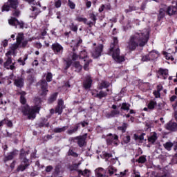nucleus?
<instances>
[{
  "mask_svg": "<svg viewBox=\"0 0 177 177\" xmlns=\"http://www.w3.org/2000/svg\"><path fill=\"white\" fill-rule=\"evenodd\" d=\"M149 29H144L132 35L127 42V49L135 50L138 46H145L149 41Z\"/></svg>",
  "mask_w": 177,
  "mask_h": 177,
  "instance_id": "f257e3e1",
  "label": "nucleus"
},
{
  "mask_svg": "<svg viewBox=\"0 0 177 177\" xmlns=\"http://www.w3.org/2000/svg\"><path fill=\"white\" fill-rule=\"evenodd\" d=\"M27 44H28V41L24 39V35L23 33H18L17 36V43L11 45L10 50L6 53L7 59L4 63V67L7 68V70H14L15 68V62L12 64V57H10L12 55H15V50L17 49L19 46L25 48V46H27Z\"/></svg>",
  "mask_w": 177,
  "mask_h": 177,
  "instance_id": "f03ea898",
  "label": "nucleus"
},
{
  "mask_svg": "<svg viewBox=\"0 0 177 177\" xmlns=\"http://www.w3.org/2000/svg\"><path fill=\"white\" fill-rule=\"evenodd\" d=\"M19 95H20V102L21 103L22 106V113H24V115H28V118L29 120H34L35 118V114L39 111V107L34 106L31 109L26 104V92L24 91H19Z\"/></svg>",
  "mask_w": 177,
  "mask_h": 177,
  "instance_id": "7ed1b4c3",
  "label": "nucleus"
},
{
  "mask_svg": "<svg viewBox=\"0 0 177 177\" xmlns=\"http://www.w3.org/2000/svg\"><path fill=\"white\" fill-rule=\"evenodd\" d=\"M117 44H118V39H117V37L113 38V44H111L109 55H111L114 59L115 62H117V63H121L125 60L124 57L120 55V48H118V46H117Z\"/></svg>",
  "mask_w": 177,
  "mask_h": 177,
  "instance_id": "20e7f679",
  "label": "nucleus"
},
{
  "mask_svg": "<svg viewBox=\"0 0 177 177\" xmlns=\"http://www.w3.org/2000/svg\"><path fill=\"white\" fill-rule=\"evenodd\" d=\"M72 59L73 61L78 60V59H81V60L84 62V70L86 71L89 70V68H88L89 63H92V59H89V57H88V53L85 50L80 52V56L74 53L72 56Z\"/></svg>",
  "mask_w": 177,
  "mask_h": 177,
  "instance_id": "39448f33",
  "label": "nucleus"
},
{
  "mask_svg": "<svg viewBox=\"0 0 177 177\" xmlns=\"http://www.w3.org/2000/svg\"><path fill=\"white\" fill-rule=\"evenodd\" d=\"M94 47L91 50V56L93 59H97L102 56V52H103V44H97L96 43L93 44Z\"/></svg>",
  "mask_w": 177,
  "mask_h": 177,
  "instance_id": "423d86ee",
  "label": "nucleus"
},
{
  "mask_svg": "<svg viewBox=\"0 0 177 177\" xmlns=\"http://www.w3.org/2000/svg\"><path fill=\"white\" fill-rule=\"evenodd\" d=\"M17 5H19L17 0H8V1L3 6L1 10L2 12H9L10 8L16 9V8H17Z\"/></svg>",
  "mask_w": 177,
  "mask_h": 177,
  "instance_id": "0eeeda50",
  "label": "nucleus"
},
{
  "mask_svg": "<svg viewBox=\"0 0 177 177\" xmlns=\"http://www.w3.org/2000/svg\"><path fill=\"white\" fill-rule=\"evenodd\" d=\"M106 143L107 145H114L115 146H118V145H120L118 136L112 133L108 134L106 136Z\"/></svg>",
  "mask_w": 177,
  "mask_h": 177,
  "instance_id": "6e6552de",
  "label": "nucleus"
},
{
  "mask_svg": "<svg viewBox=\"0 0 177 177\" xmlns=\"http://www.w3.org/2000/svg\"><path fill=\"white\" fill-rule=\"evenodd\" d=\"M108 171L110 174V175H115L118 177H127V172H128V170H124V171H120L119 173H117V169H114V167L109 166L108 167Z\"/></svg>",
  "mask_w": 177,
  "mask_h": 177,
  "instance_id": "1a4fd4ad",
  "label": "nucleus"
},
{
  "mask_svg": "<svg viewBox=\"0 0 177 177\" xmlns=\"http://www.w3.org/2000/svg\"><path fill=\"white\" fill-rule=\"evenodd\" d=\"M38 86L41 88V91H39L40 95H41V96L46 95V92H48V83H46V81H41L38 84Z\"/></svg>",
  "mask_w": 177,
  "mask_h": 177,
  "instance_id": "9d476101",
  "label": "nucleus"
},
{
  "mask_svg": "<svg viewBox=\"0 0 177 177\" xmlns=\"http://www.w3.org/2000/svg\"><path fill=\"white\" fill-rule=\"evenodd\" d=\"M8 23L10 26H19L20 28H24V23L19 21L16 18L11 17V19L8 20Z\"/></svg>",
  "mask_w": 177,
  "mask_h": 177,
  "instance_id": "9b49d317",
  "label": "nucleus"
},
{
  "mask_svg": "<svg viewBox=\"0 0 177 177\" xmlns=\"http://www.w3.org/2000/svg\"><path fill=\"white\" fill-rule=\"evenodd\" d=\"M51 48L53 52H55V53H57V55L60 53H63V50H64L63 46H62V45H60L59 43L53 44Z\"/></svg>",
  "mask_w": 177,
  "mask_h": 177,
  "instance_id": "f8f14e48",
  "label": "nucleus"
},
{
  "mask_svg": "<svg viewBox=\"0 0 177 177\" xmlns=\"http://www.w3.org/2000/svg\"><path fill=\"white\" fill-rule=\"evenodd\" d=\"M164 9H166V13L169 15V16L175 15L177 11V8L173 6H167V5H164Z\"/></svg>",
  "mask_w": 177,
  "mask_h": 177,
  "instance_id": "ddd939ff",
  "label": "nucleus"
},
{
  "mask_svg": "<svg viewBox=\"0 0 177 177\" xmlns=\"http://www.w3.org/2000/svg\"><path fill=\"white\" fill-rule=\"evenodd\" d=\"M63 109H64V102H63V100H59L58 106L55 109V113H57L58 114H62V113H63Z\"/></svg>",
  "mask_w": 177,
  "mask_h": 177,
  "instance_id": "4468645a",
  "label": "nucleus"
},
{
  "mask_svg": "<svg viewBox=\"0 0 177 177\" xmlns=\"http://www.w3.org/2000/svg\"><path fill=\"white\" fill-rule=\"evenodd\" d=\"M30 165V162L28 161V159H24V161L22 162L21 165H19L17 168V171H24L27 167Z\"/></svg>",
  "mask_w": 177,
  "mask_h": 177,
  "instance_id": "2eb2a0df",
  "label": "nucleus"
},
{
  "mask_svg": "<svg viewBox=\"0 0 177 177\" xmlns=\"http://www.w3.org/2000/svg\"><path fill=\"white\" fill-rule=\"evenodd\" d=\"M83 85L85 89H89L92 86V79H91L90 76L86 77V81L84 82Z\"/></svg>",
  "mask_w": 177,
  "mask_h": 177,
  "instance_id": "dca6fc26",
  "label": "nucleus"
},
{
  "mask_svg": "<svg viewBox=\"0 0 177 177\" xmlns=\"http://www.w3.org/2000/svg\"><path fill=\"white\" fill-rule=\"evenodd\" d=\"M166 128L169 131H176V129H177V124H176V122H169L166 125Z\"/></svg>",
  "mask_w": 177,
  "mask_h": 177,
  "instance_id": "f3484780",
  "label": "nucleus"
},
{
  "mask_svg": "<svg viewBox=\"0 0 177 177\" xmlns=\"http://www.w3.org/2000/svg\"><path fill=\"white\" fill-rule=\"evenodd\" d=\"M15 85L17 86V88H21L23 85H24V82L23 80V78L18 77L15 80Z\"/></svg>",
  "mask_w": 177,
  "mask_h": 177,
  "instance_id": "a211bd4d",
  "label": "nucleus"
},
{
  "mask_svg": "<svg viewBox=\"0 0 177 177\" xmlns=\"http://www.w3.org/2000/svg\"><path fill=\"white\" fill-rule=\"evenodd\" d=\"M175 95H172L170 97V102H175L176 100V103L174 104H173V109L174 110H175L177 107V88H175Z\"/></svg>",
  "mask_w": 177,
  "mask_h": 177,
  "instance_id": "6ab92c4d",
  "label": "nucleus"
},
{
  "mask_svg": "<svg viewBox=\"0 0 177 177\" xmlns=\"http://www.w3.org/2000/svg\"><path fill=\"white\" fill-rule=\"evenodd\" d=\"M95 173L97 177H104V174H106V170L100 167L95 170Z\"/></svg>",
  "mask_w": 177,
  "mask_h": 177,
  "instance_id": "aec40b11",
  "label": "nucleus"
},
{
  "mask_svg": "<svg viewBox=\"0 0 177 177\" xmlns=\"http://www.w3.org/2000/svg\"><path fill=\"white\" fill-rule=\"evenodd\" d=\"M93 96L99 97V99H102V97H104L107 96V93L103 91L100 92V93H96V91H93L92 93Z\"/></svg>",
  "mask_w": 177,
  "mask_h": 177,
  "instance_id": "412c9836",
  "label": "nucleus"
},
{
  "mask_svg": "<svg viewBox=\"0 0 177 177\" xmlns=\"http://www.w3.org/2000/svg\"><path fill=\"white\" fill-rule=\"evenodd\" d=\"M68 129V126H65L63 127H56L53 129V132L55 133H60L61 132H64V131H67Z\"/></svg>",
  "mask_w": 177,
  "mask_h": 177,
  "instance_id": "4be33fe9",
  "label": "nucleus"
},
{
  "mask_svg": "<svg viewBox=\"0 0 177 177\" xmlns=\"http://www.w3.org/2000/svg\"><path fill=\"white\" fill-rule=\"evenodd\" d=\"M19 153L17 151H15L8 154V156L6 157V161H9L10 160H13L15 157H16L17 154Z\"/></svg>",
  "mask_w": 177,
  "mask_h": 177,
  "instance_id": "5701e85b",
  "label": "nucleus"
},
{
  "mask_svg": "<svg viewBox=\"0 0 177 177\" xmlns=\"http://www.w3.org/2000/svg\"><path fill=\"white\" fill-rule=\"evenodd\" d=\"M165 13H167V9L164 8V5H162L159 11L158 19H162L165 16Z\"/></svg>",
  "mask_w": 177,
  "mask_h": 177,
  "instance_id": "b1692460",
  "label": "nucleus"
},
{
  "mask_svg": "<svg viewBox=\"0 0 177 177\" xmlns=\"http://www.w3.org/2000/svg\"><path fill=\"white\" fill-rule=\"evenodd\" d=\"M148 55L150 57V60H154V59L158 57V52L153 50L151 51Z\"/></svg>",
  "mask_w": 177,
  "mask_h": 177,
  "instance_id": "393cba45",
  "label": "nucleus"
},
{
  "mask_svg": "<svg viewBox=\"0 0 177 177\" xmlns=\"http://www.w3.org/2000/svg\"><path fill=\"white\" fill-rule=\"evenodd\" d=\"M149 142H150V143H154V142H156V140H157V133H153L150 137H149L148 138Z\"/></svg>",
  "mask_w": 177,
  "mask_h": 177,
  "instance_id": "a878e982",
  "label": "nucleus"
},
{
  "mask_svg": "<svg viewBox=\"0 0 177 177\" xmlns=\"http://www.w3.org/2000/svg\"><path fill=\"white\" fill-rule=\"evenodd\" d=\"M89 174H91V171H89L88 169H86L84 171L80 170V172H79V175H82V176L86 177H89Z\"/></svg>",
  "mask_w": 177,
  "mask_h": 177,
  "instance_id": "bb28decb",
  "label": "nucleus"
},
{
  "mask_svg": "<svg viewBox=\"0 0 177 177\" xmlns=\"http://www.w3.org/2000/svg\"><path fill=\"white\" fill-rule=\"evenodd\" d=\"M159 74H160V75H162L164 78H167V77L168 76V70L160 68Z\"/></svg>",
  "mask_w": 177,
  "mask_h": 177,
  "instance_id": "cd10ccee",
  "label": "nucleus"
},
{
  "mask_svg": "<svg viewBox=\"0 0 177 177\" xmlns=\"http://www.w3.org/2000/svg\"><path fill=\"white\" fill-rule=\"evenodd\" d=\"M77 143L80 147H82L85 145V137H79L77 138Z\"/></svg>",
  "mask_w": 177,
  "mask_h": 177,
  "instance_id": "c85d7f7f",
  "label": "nucleus"
},
{
  "mask_svg": "<svg viewBox=\"0 0 177 177\" xmlns=\"http://www.w3.org/2000/svg\"><path fill=\"white\" fill-rule=\"evenodd\" d=\"M164 147L166 149V150H171L172 149V146H174V144L171 142H167L165 144L163 145Z\"/></svg>",
  "mask_w": 177,
  "mask_h": 177,
  "instance_id": "c756f323",
  "label": "nucleus"
},
{
  "mask_svg": "<svg viewBox=\"0 0 177 177\" xmlns=\"http://www.w3.org/2000/svg\"><path fill=\"white\" fill-rule=\"evenodd\" d=\"M144 136H145V133H142V134H141L140 136L134 134L133 135V138L135 139V140H140V141H142V140H143V139H145Z\"/></svg>",
  "mask_w": 177,
  "mask_h": 177,
  "instance_id": "7c9ffc66",
  "label": "nucleus"
},
{
  "mask_svg": "<svg viewBox=\"0 0 177 177\" xmlns=\"http://www.w3.org/2000/svg\"><path fill=\"white\" fill-rule=\"evenodd\" d=\"M57 97V93H55L50 97V98L48 99V102L50 103H53V102L56 100Z\"/></svg>",
  "mask_w": 177,
  "mask_h": 177,
  "instance_id": "2f4dec72",
  "label": "nucleus"
},
{
  "mask_svg": "<svg viewBox=\"0 0 177 177\" xmlns=\"http://www.w3.org/2000/svg\"><path fill=\"white\" fill-rule=\"evenodd\" d=\"M80 164H75L72 166V169L73 171H76V172H77V174H79L80 172H81V169H80Z\"/></svg>",
  "mask_w": 177,
  "mask_h": 177,
  "instance_id": "473e14b6",
  "label": "nucleus"
},
{
  "mask_svg": "<svg viewBox=\"0 0 177 177\" xmlns=\"http://www.w3.org/2000/svg\"><path fill=\"white\" fill-rule=\"evenodd\" d=\"M127 128H128V124L123 123L122 127H118V129L122 132H125L127 131Z\"/></svg>",
  "mask_w": 177,
  "mask_h": 177,
  "instance_id": "72a5a7b5",
  "label": "nucleus"
},
{
  "mask_svg": "<svg viewBox=\"0 0 177 177\" xmlns=\"http://www.w3.org/2000/svg\"><path fill=\"white\" fill-rule=\"evenodd\" d=\"M163 55L166 57L167 60H174V57H172V55H171L170 53L163 52Z\"/></svg>",
  "mask_w": 177,
  "mask_h": 177,
  "instance_id": "f704fd0d",
  "label": "nucleus"
},
{
  "mask_svg": "<svg viewBox=\"0 0 177 177\" xmlns=\"http://www.w3.org/2000/svg\"><path fill=\"white\" fill-rule=\"evenodd\" d=\"M77 131H78V126L74 127L73 129L68 130L67 133L68 135H73V133H75Z\"/></svg>",
  "mask_w": 177,
  "mask_h": 177,
  "instance_id": "c9c22d12",
  "label": "nucleus"
},
{
  "mask_svg": "<svg viewBox=\"0 0 177 177\" xmlns=\"http://www.w3.org/2000/svg\"><path fill=\"white\" fill-rule=\"evenodd\" d=\"M75 20L77 21L82 22V23H86L87 20L86 18H84L82 17H77Z\"/></svg>",
  "mask_w": 177,
  "mask_h": 177,
  "instance_id": "e433bc0d",
  "label": "nucleus"
},
{
  "mask_svg": "<svg viewBox=\"0 0 177 177\" xmlns=\"http://www.w3.org/2000/svg\"><path fill=\"white\" fill-rule=\"evenodd\" d=\"M155 106H156V102L154 101H151L148 104V109H149V110H153V109H154Z\"/></svg>",
  "mask_w": 177,
  "mask_h": 177,
  "instance_id": "4c0bfd02",
  "label": "nucleus"
},
{
  "mask_svg": "<svg viewBox=\"0 0 177 177\" xmlns=\"http://www.w3.org/2000/svg\"><path fill=\"white\" fill-rule=\"evenodd\" d=\"M74 65H75V67L77 69V71H81V70L82 69V66L80 64V62H75Z\"/></svg>",
  "mask_w": 177,
  "mask_h": 177,
  "instance_id": "58836bf2",
  "label": "nucleus"
},
{
  "mask_svg": "<svg viewBox=\"0 0 177 177\" xmlns=\"http://www.w3.org/2000/svg\"><path fill=\"white\" fill-rule=\"evenodd\" d=\"M129 107H130V105H129V104L123 103V104H122L121 109H122V110H127V111H128V110H129Z\"/></svg>",
  "mask_w": 177,
  "mask_h": 177,
  "instance_id": "ea45409f",
  "label": "nucleus"
},
{
  "mask_svg": "<svg viewBox=\"0 0 177 177\" xmlns=\"http://www.w3.org/2000/svg\"><path fill=\"white\" fill-rule=\"evenodd\" d=\"M68 5L71 9H75V3L71 0H68Z\"/></svg>",
  "mask_w": 177,
  "mask_h": 177,
  "instance_id": "a19ab883",
  "label": "nucleus"
},
{
  "mask_svg": "<svg viewBox=\"0 0 177 177\" xmlns=\"http://www.w3.org/2000/svg\"><path fill=\"white\" fill-rule=\"evenodd\" d=\"M120 114V111L114 110L110 113V117H115V115H118Z\"/></svg>",
  "mask_w": 177,
  "mask_h": 177,
  "instance_id": "79ce46f5",
  "label": "nucleus"
},
{
  "mask_svg": "<svg viewBox=\"0 0 177 177\" xmlns=\"http://www.w3.org/2000/svg\"><path fill=\"white\" fill-rule=\"evenodd\" d=\"M54 5L55 8H60V6H62V0L55 1Z\"/></svg>",
  "mask_w": 177,
  "mask_h": 177,
  "instance_id": "37998d69",
  "label": "nucleus"
},
{
  "mask_svg": "<svg viewBox=\"0 0 177 177\" xmlns=\"http://www.w3.org/2000/svg\"><path fill=\"white\" fill-rule=\"evenodd\" d=\"M109 86H110V83L107 82H102L101 84V89L102 88H107Z\"/></svg>",
  "mask_w": 177,
  "mask_h": 177,
  "instance_id": "c03bdc74",
  "label": "nucleus"
},
{
  "mask_svg": "<svg viewBox=\"0 0 177 177\" xmlns=\"http://www.w3.org/2000/svg\"><path fill=\"white\" fill-rule=\"evenodd\" d=\"M71 29L72 31L77 32L78 30V26H77V25H74V24L72 23L71 25Z\"/></svg>",
  "mask_w": 177,
  "mask_h": 177,
  "instance_id": "a18cd8bd",
  "label": "nucleus"
},
{
  "mask_svg": "<svg viewBox=\"0 0 177 177\" xmlns=\"http://www.w3.org/2000/svg\"><path fill=\"white\" fill-rule=\"evenodd\" d=\"M138 162L143 164L144 162H146V158L145 156H141L138 158Z\"/></svg>",
  "mask_w": 177,
  "mask_h": 177,
  "instance_id": "49530a36",
  "label": "nucleus"
},
{
  "mask_svg": "<svg viewBox=\"0 0 177 177\" xmlns=\"http://www.w3.org/2000/svg\"><path fill=\"white\" fill-rule=\"evenodd\" d=\"M123 141L125 143H129L131 142V137L129 136H127L124 138Z\"/></svg>",
  "mask_w": 177,
  "mask_h": 177,
  "instance_id": "de8ad7c7",
  "label": "nucleus"
},
{
  "mask_svg": "<svg viewBox=\"0 0 177 177\" xmlns=\"http://www.w3.org/2000/svg\"><path fill=\"white\" fill-rule=\"evenodd\" d=\"M150 60V57L148 55H144L142 58V62H149Z\"/></svg>",
  "mask_w": 177,
  "mask_h": 177,
  "instance_id": "09e8293b",
  "label": "nucleus"
},
{
  "mask_svg": "<svg viewBox=\"0 0 177 177\" xmlns=\"http://www.w3.org/2000/svg\"><path fill=\"white\" fill-rule=\"evenodd\" d=\"M46 80H47L48 82H50V81H52V73H48L47 74Z\"/></svg>",
  "mask_w": 177,
  "mask_h": 177,
  "instance_id": "8fccbe9b",
  "label": "nucleus"
},
{
  "mask_svg": "<svg viewBox=\"0 0 177 177\" xmlns=\"http://www.w3.org/2000/svg\"><path fill=\"white\" fill-rule=\"evenodd\" d=\"M133 177H140V173H139V171H136V170H133Z\"/></svg>",
  "mask_w": 177,
  "mask_h": 177,
  "instance_id": "3c124183",
  "label": "nucleus"
},
{
  "mask_svg": "<svg viewBox=\"0 0 177 177\" xmlns=\"http://www.w3.org/2000/svg\"><path fill=\"white\" fill-rule=\"evenodd\" d=\"M68 155L69 156H73V157H77V156H78L76 153L73 151V150H69Z\"/></svg>",
  "mask_w": 177,
  "mask_h": 177,
  "instance_id": "603ef678",
  "label": "nucleus"
},
{
  "mask_svg": "<svg viewBox=\"0 0 177 177\" xmlns=\"http://www.w3.org/2000/svg\"><path fill=\"white\" fill-rule=\"evenodd\" d=\"M32 11L35 12V16H37V15H38L41 12L39 11V10L37 9V8L35 7H32Z\"/></svg>",
  "mask_w": 177,
  "mask_h": 177,
  "instance_id": "864d4df0",
  "label": "nucleus"
},
{
  "mask_svg": "<svg viewBox=\"0 0 177 177\" xmlns=\"http://www.w3.org/2000/svg\"><path fill=\"white\" fill-rule=\"evenodd\" d=\"M3 121H4L3 124H7L8 127H12V122L6 120H3Z\"/></svg>",
  "mask_w": 177,
  "mask_h": 177,
  "instance_id": "5fc2aeb1",
  "label": "nucleus"
},
{
  "mask_svg": "<svg viewBox=\"0 0 177 177\" xmlns=\"http://www.w3.org/2000/svg\"><path fill=\"white\" fill-rule=\"evenodd\" d=\"M153 95H155L156 97H160V91H153Z\"/></svg>",
  "mask_w": 177,
  "mask_h": 177,
  "instance_id": "6e6d98bb",
  "label": "nucleus"
},
{
  "mask_svg": "<svg viewBox=\"0 0 177 177\" xmlns=\"http://www.w3.org/2000/svg\"><path fill=\"white\" fill-rule=\"evenodd\" d=\"M132 10H136V7H130L129 10H126V13H128V12H132Z\"/></svg>",
  "mask_w": 177,
  "mask_h": 177,
  "instance_id": "4d7b16f0",
  "label": "nucleus"
},
{
  "mask_svg": "<svg viewBox=\"0 0 177 177\" xmlns=\"http://www.w3.org/2000/svg\"><path fill=\"white\" fill-rule=\"evenodd\" d=\"M2 45L3 46H4V48H6V46H8V40L5 39L2 41Z\"/></svg>",
  "mask_w": 177,
  "mask_h": 177,
  "instance_id": "13d9d810",
  "label": "nucleus"
},
{
  "mask_svg": "<svg viewBox=\"0 0 177 177\" xmlns=\"http://www.w3.org/2000/svg\"><path fill=\"white\" fill-rule=\"evenodd\" d=\"M53 169V167L52 166H48L46 169V172H50Z\"/></svg>",
  "mask_w": 177,
  "mask_h": 177,
  "instance_id": "bf43d9fd",
  "label": "nucleus"
},
{
  "mask_svg": "<svg viewBox=\"0 0 177 177\" xmlns=\"http://www.w3.org/2000/svg\"><path fill=\"white\" fill-rule=\"evenodd\" d=\"M91 20H92L93 21H96V15H94V14H92V15H91Z\"/></svg>",
  "mask_w": 177,
  "mask_h": 177,
  "instance_id": "052dcab7",
  "label": "nucleus"
},
{
  "mask_svg": "<svg viewBox=\"0 0 177 177\" xmlns=\"http://www.w3.org/2000/svg\"><path fill=\"white\" fill-rule=\"evenodd\" d=\"M104 157H107L108 158H110L111 157H113V155L112 154H110V153H104Z\"/></svg>",
  "mask_w": 177,
  "mask_h": 177,
  "instance_id": "680f3d73",
  "label": "nucleus"
},
{
  "mask_svg": "<svg viewBox=\"0 0 177 177\" xmlns=\"http://www.w3.org/2000/svg\"><path fill=\"white\" fill-rule=\"evenodd\" d=\"M19 15H20V11H19V10H15L13 13L14 16H19Z\"/></svg>",
  "mask_w": 177,
  "mask_h": 177,
  "instance_id": "e2e57ef3",
  "label": "nucleus"
},
{
  "mask_svg": "<svg viewBox=\"0 0 177 177\" xmlns=\"http://www.w3.org/2000/svg\"><path fill=\"white\" fill-rule=\"evenodd\" d=\"M36 48L41 49V48H42V44L41 43H36Z\"/></svg>",
  "mask_w": 177,
  "mask_h": 177,
  "instance_id": "0e129e2a",
  "label": "nucleus"
},
{
  "mask_svg": "<svg viewBox=\"0 0 177 177\" xmlns=\"http://www.w3.org/2000/svg\"><path fill=\"white\" fill-rule=\"evenodd\" d=\"M81 125H82V127H83V128H84V127H87L88 122H81Z\"/></svg>",
  "mask_w": 177,
  "mask_h": 177,
  "instance_id": "69168bd1",
  "label": "nucleus"
},
{
  "mask_svg": "<svg viewBox=\"0 0 177 177\" xmlns=\"http://www.w3.org/2000/svg\"><path fill=\"white\" fill-rule=\"evenodd\" d=\"M157 91L159 92H161L162 91V85H158L157 88Z\"/></svg>",
  "mask_w": 177,
  "mask_h": 177,
  "instance_id": "338daca9",
  "label": "nucleus"
},
{
  "mask_svg": "<svg viewBox=\"0 0 177 177\" xmlns=\"http://www.w3.org/2000/svg\"><path fill=\"white\" fill-rule=\"evenodd\" d=\"M160 177H171V174H165V175H163V176H162Z\"/></svg>",
  "mask_w": 177,
  "mask_h": 177,
  "instance_id": "774afa93",
  "label": "nucleus"
}]
</instances>
